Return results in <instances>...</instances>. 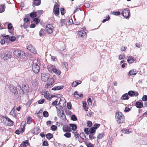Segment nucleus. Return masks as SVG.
<instances>
[{"mask_svg":"<svg viewBox=\"0 0 147 147\" xmlns=\"http://www.w3.org/2000/svg\"><path fill=\"white\" fill-rule=\"evenodd\" d=\"M115 118L117 122L119 123H123L125 120L124 116L121 112L116 113Z\"/></svg>","mask_w":147,"mask_h":147,"instance_id":"2","label":"nucleus"},{"mask_svg":"<svg viewBox=\"0 0 147 147\" xmlns=\"http://www.w3.org/2000/svg\"><path fill=\"white\" fill-rule=\"evenodd\" d=\"M61 12L62 15H64L65 13L64 9L63 8L61 9Z\"/></svg>","mask_w":147,"mask_h":147,"instance_id":"55","label":"nucleus"},{"mask_svg":"<svg viewBox=\"0 0 147 147\" xmlns=\"http://www.w3.org/2000/svg\"><path fill=\"white\" fill-rule=\"evenodd\" d=\"M47 92H43L42 93V95L44 96V97L45 98H47L48 96L47 95Z\"/></svg>","mask_w":147,"mask_h":147,"instance_id":"49","label":"nucleus"},{"mask_svg":"<svg viewBox=\"0 0 147 147\" xmlns=\"http://www.w3.org/2000/svg\"><path fill=\"white\" fill-rule=\"evenodd\" d=\"M128 95L131 96H138V93L137 92H135L131 90L128 92Z\"/></svg>","mask_w":147,"mask_h":147,"instance_id":"18","label":"nucleus"},{"mask_svg":"<svg viewBox=\"0 0 147 147\" xmlns=\"http://www.w3.org/2000/svg\"><path fill=\"white\" fill-rule=\"evenodd\" d=\"M96 131V130L93 128V127L90 128V134H93Z\"/></svg>","mask_w":147,"mask_h":147,"instance_id":"44","label":"nucleus"},{"mask_svg":"<svg viewBox=\"0 0 147 147\" xmlns=\"http://www.w3.org/2000/svg\"><path fill=\"white\" fill-rule=\"evenodd\" d=\"M88 102L89 105H91L92 104V100L91 98H89L88 100Z\"/></svg>","mask_w":147,"mask_h":147,"instance_id":"58","label":"nucleus"},{"mask_svg":"<svg viewBox=\"0 0 147 147\" xmlns=\"http://www.w3.org/2000/svg\"><path fill=\"white\" fill-rule=\"evenodd\" d=\"M9 40L11 41H14L16 40V37L13 36L9 37Z\"/></svg>","mask_w":147,"mask_h":147,"instance_id":"51","label":"nucleus"},{"mask_svg":"<svg viewBox=\"0 0 147 147\" xmlns=\"http://www.w3.org/2000/svg\"><path fill=\"white\" fill-rule=\"evenodd\" d=\"M103 135L104 134L103 133L99 134L97 136V139L98 140L101 138L103 137Z\"/></svg>","mask_w":147,"mask_h":147,"instance_id":"42","label":"nucleus"},{"mask_svg":"<svg viewBox=\"0 0 147 147\" xmlns=\"http://www.w3.org/2000/svg\"><path fill=\"white\" fill-rule=\"evenodd\" d=\"M30 16L32 18L35 17L36 16V12H32L30 13Z\"/></svg>","mask_w":147,"mask_h":147,"instance_id":"39","label":"nucleus"},{"mask_svg":"<svg viewBox=\"0 0 147 147\" xmlns=\"http://www.w3.org/2000/svg\"><path fill=\"white\" fill-rule=\"evenodd\" d=\"M34 1L32 5L33 7L35 6L39 5L41 3L40 0H34Z\"/></svg>","mask_w":147,"mask_h":147,"instance_id":"21","label":"nucleus"},{"mask_svg":"<svg viewBox=\"0 0 147 147\" xmlns=\"http://www.w3.org/2000/svg\"><path fill=\"white\" fill-rule=\"evenodd\" d=\"M53 26L50 24L47 25L46 27V30L47 32L50 34L52 33L53 32Z\"/></svg>","mask_w":147,"mask_h":147,"instance_id":"8","label":"nucleus"},{"mask_svg":"<svg viewBox=\"0 0 147 147\" xmlns=\"http://www.w3.org/2000/svg\"><path fill=\"white\" fill-rule=\"evenodd\" d=\"M130 11L128 10L127 9H124V11H123V13H121L123 15L124 18L127 19L129 18V16Z\"/></svg>","mask_w":147,"mask_h":147,"instance_id":"10","label":"nucleus"},{"mask_svg":"<svg viewBox=\"0 0 147 147\" xmlns=\"http://www.w3.org/2000/svg\"><path fill=\"white\" fill-rule=\"evenodd\" d=\"M63 129L64 132H70L71 131V128L67 125L63 126Z\"/></svg>","mask_w":147,"mask_h":147,"instance_id":"13","label":"nucleus"},{"mask_svg":"<svg viewBox=\"0 0 147 147\" xmlns=\"http://www.w3.org/2000/svg\"><path fill=\"white\" fill-rule=\"evenodd\" d=\"M32 68L33 71L35 73L39 72L40 70V67L38 64L34 63L32 65Z\"/></svg>","mask_w":147,"mask_h":147,"instance_id":"7","label":"nucleus"},{"mask_svg":"<svg viewBox=\"0 0 147 147\" xmlns=\"http://www.w3.org/2000/svg\"><path fill=\"white\" fill-rule=\"evenodd\" d=\"M43 145L44 146H48L49 144L47 141H45L43 142Z\"/></svg>","mask_w":147,"mask_h":147,"instance_id":"54","label":"nucleus"},{"mask_svg":"<svg viewBox=\"0 0 147 147\" xmlns=\"http://www.w3.org/2000/svg\"><path fill=\"white\" fill-rule=\"evenodd\" d=\"M71 119L72 120L75 121L77 120V118L74 115H73L71 116Z\"/></svg>","mask_w":147,"mask_h":147,"instance_id":"43","label":"nucleus"},{"mask_svg":"<svg viewBox=\"0 0 147 147\" xmlns=\"http://www.w3.org/2000/svg\"><path fill=\"white\" fill-rule=\"evenodd\" d=\"M69 125L71 127H72V129L73 130H75L76 129H77V126L75 124L70 123L69 124Z\"/></svg>","mask_w":147,"mask_h":147,"instance_id":"30","label":"nucleus"},{"mask_svg":"<svg viewBox=\"0 0 147 147\" xmlns=\"http://www.w3.org/2000/svg\"><path fill=\"white\" fill-rule=\"evenodd\" d=\"M129 98V97L127 93L123 94L121 98V99L123 100H128Z\"/></svg>","mask_w":147,"mask_h":147,"instance_id":"27","label":"nucleus"},{"mask_svg":"<svg viewBox=\"0 0 147 147\" xmlns=\"http://www.w3.org/2000/svg\"><path fill=\"white\" fill-rule=\"evenodd\" d=\"M63 86H57L54 87L52 89L53 90H61L63 88Z\"/></svg>","mask_w":147,"mask_h":147,"instance_id":"24","label":"nucleus"},{"mask_svg":"<svg viewBox=\"0 0 147 147\" xmlns=\"http://www.w3.org/2000/svg\"><path fill=\"white\" fill-rule=\"evenodd\" d=\"M100 126V124H95L94 125L93 127L95 130L98 128Z\"/></svg>","mask_w":147,"mask_h":147,"instance_id":"45","label":"nucleus"},{"mask_svg":"<svg viewBox=\"0 0 147 147\" xmlns=\"http://www.w3.org/2000/svg\"><path fill=\"white\" fill-rule=\"evenodd\" d=\"M128 58L127 59V61L129 63H133L135 61L134 59L132 56H129L128 57Z\"/></svg>","mask_w":147,"mask_h":147,"instance_id":"23","label":"nucleus"},{"mask_svg":"<svg viewBox=\"0 0 147 147\" xmlns=\"http://www.w3.org/2000/svg\"><path fill=\"white\" fill-rule=\"evenodd\" d=\"M135 105L137 108H140L143 107V104L142 102L139 101H137Z\"/></svg>","mask_w":147,"mask_h":147,"instance_id":"22","label":"nucleus"},{"mask_svg":"<svg viewBox=\"0 0 147 147\" xmlns=\"http://www.w3.org/2000/svg\"><path fill=\"white\" fill-rule=\"evenodd\" d=\"M1 36L3 37L5 39H8L9 38V36L8 35H7L5 36H4L3 35H1Z\"/></svg>","mask_w":147,"mask_h":147,"instance_id":"60","label":"nucleus"},{"mask_svg":"<svg viewBox=\"0 0 147 147\" xmlns=\"http://www.w3.org/2000/svg\"><path fill=\"white\" fill-rule=\"evenodd\" d=\"M22 144H23L24 147H26L27 146H29L30 143L28 142V140H26L24 141Z\"/></svg>","mask_w":147,"mask_h":147,"instance_id":"33","label":"nucleus"},{"mask_svg":"<svg viewBox=\"0 0 147 147\" xmlns=\"http://www.w3.org/2000/svg\"><path fill=\"white\" fill-rule=\"evenodd\" d=\"M32 121V119L30 117H28L27 118V123L28 124L31 123Z\"/></svg>","mask_w":147,"mask_h":147,"instance_id":"50","label":"nucleus"},{"mask_svg":"<svg viewBox=\"0 0 147 147\" xmlns=\"http://www.w3.org/2000/svg\"><path fill=\"white\" fill-rule=\"evenodd\" d=\"M142 100L144 101H145L147 100V96L144 95L143 96L142 98Z\"/></svg>","mask_w":147,"mask_h":147,"instance_id":"53","label":"nucleus"},{"mask_svg":"<svg viewBox=\"0 0 147 147\" xmlns=\"http://www.w3.org/2000/svg\"><path fill=\"white\" fill-rule=\"evenodd\" d=\"M50 75L47 73H43L41 75V80L44 82L47 81L50 78Z\"/></svg>","mask_w":147,"mask_h":147,"instance_id":"5","label":"nucleus"},{"mask_svg":"<svg viewBox=\"0 0 147 147\" xmlns=\"http://www.w3.org/2000/svg\"><path fill=\"white\" fill-rule=\"evenodd\" d=\"M45 30L43 29H41L39 32V36H42L43 35Z\"/></svg>","mask_w":147,"mask_h":147,"instance_id":"37","label":"nucleus"},{"mask_svg":"<svg viewBox=\"0 0 147 147\" xmlns=\"http://www.w3.org/2000/svg\"><path fill=\"white\" fill-rule=\"evenodd\" d=\"M53 65H50L47 66V69H48V71L50 72H51V70L52 68H53Z\"/></svg>","mask_w":147,"mask_h":147,"instance_id":"38","label":"nucleus"},{"mask_svg":"<svg viewBox=\"0 0 147 147\" xmlns=\"http://www.w3.org/2000/svg\"><path fill=\"white\" fill-rule=\"evenodd\" d=\"M34 21L35 22H36V24L40 22L39 20L36 18H35L34 20Z\"/></svg>","mask_w":147,"mask_h":147,"instance_id":"56","label":"nucleus"},{"mask_svg":"<svg viewBox=\"0 0 147 147\" xmlns=\"http://www.w3.org/2000/svg\"><path fill=\"white\" fill-rule=\"evenodd\" d=\"M92 122L91 121H88L87 123V126L88 127H91L92 125Z\"/></svg>","mask_w":147,"mask_h":147,"instance_id":"61","label":"nucleus"},{"mask_svg":"<svg viewBox=\"0 0 147 147\" xmlns=\"http://www.w3.org/2000/svg\"><path fill=\"white\" fill-rule=\"evenodd\" d=\"M125 57V56L124 55H120L119 56V58L120 59H123Z\"/></svg>","mask_w":147,"mask_h":147,"instance_id":"63","label":"nucleus"},{"mask_svg":"<svg viewBox=\"0 0 147 147\" xmlns=\"http://www.w3.org/2000/svg\"><path fill=\"white\" fill-rule=\"evenodd\" d=\"M57 109V116L63 120H65L66 119L65 114L64 113V111L61 109H59L56 106Z\"/></svg>","mask_w":147,"mask_h":147,"instance_id":"3","label":"nucleus"},{"mask_svg":"<svg viewBox=\"0 0 147 147\" xmlns=\"http://www.w3.org/2000/svg\"><path fill=\"white\" fill-rule=\"evenodd\" d=\"M137 73L136 71H134L133 70L130 71L128 73V75L129 76H131L135 75Z\"/></svg>","mask_w":147,"mask_h":147,"instance_id":"29","label":"nucleus"},{"mask_svg":"<svg viewBox=\"0 0 147 147\" xmlns=\"http://www.w3.org/2000/svg\"><path fill=\"white\" fill-rule=\"evenodd\" d=\"M11 55V53L10 51H8L5 53H3L2 55L4 59H6L7 58H10Z\"/></svg>","mask_w":147,"mask_h":147,"instance_id":"11","label":"nucleus"},{"mask_svg":"<svg viewBox=\"0 0 147 147\" xmlns=\"http://www.w3.org/2000/svg\"><path fill=\"white\" fill-rule=\"evenodd\" d=\"M13 53L16 57H21L24 55V52L20 50H14Z\"/></svg>","mask_w":147,"mask_h":147,"instance_id":"4","label":"nucleus"},{"mask_svg":"<svg viewBox=\"0 0 147 147\" xmlns=\"http://www.w3.org/2000/svg\"><path fill=\"white\" fill-rule=\"evenodd\" d=\"M122 132L124 134H129V133H131V132L129 131L127 129H122L121 130Z\"/></svg>","mask_w":147,"mask_h":147,"instance_id":"40","label":"nucleus"},{"mask_svg":"<svg viewBox=\"0 0 147 147\" xmlns=\"http://www.w3.org/2000/svg\"><path fill=\"white\" fill-rule=\"evenodd\" d=\"M78 85V83H77L76 81L74 82L72 84V86L74 87H75L76 86H77Z\"/></svg>","mask_w":147,"mask_h":147,"instance_id":"52","label":"nucleus"},{"mask_svg":"<svg viewBox=\"0 0 147 147\" xmlns=\"http://www.w3.org/2000/svg\"><path fill=\"white\" fill-rule=\"evenodd\" d=\"M112 14L115 16H119L120 14V13L119 11L113 12Z\"/></svg>","mask_w":147,"mask_h":147,"instance_id":"48","label":"nucleus"},{"mask_svg":"<svg viewBox=\"0 0 147 147\" xmlns=\"http://www.w3.org/2000/svg\"><path fill=\"white\" fill-rule=\"evenodd\" d=\"M64 136L67 138H69L71 137V134L70 133H67L64 134Z\"/></svg>","mask_w":147,"mask_h":147,"instance_id":"41","label":"nucleus"},{"mask_svg":"<svg viewBox=\"0 0 147 147\" xmlns=\"http://www.w3.org/2000/svg\"><path fill=\"white\" fill-rule=\"evenodd\" d=\"M53 12L56 16H58L59 13V5L56 2L54 5Z\"/></svg>","mask_w":147,"mask_h":147,"instance_id":"6","label":"nucleus"},{"mask_svg":"<svg viewBox=\"0 0 147 147\" xmlns=\"http://www.w3.org/2000/svg\"><path fill=\"white\" fill-rule=\"evenodd\" d=\"M34 132L36 134H38L40 132L39 129L38 127L35 128L34 129Z\"/></svg>","mask_w":147,"mask_h":147,"instance_id":"46","label":"nucleus"},{"mask_svg":"<svg viewBox=\"0 0 147 147\" xmlns=\"http://www.w3.org/2000/svg\"><path fill=\"white\" fill-rule=\"evenodd\" d=\"M65 99L64 98H60L59 102L57 105H59L61 107L64 106L65 105Z\"/></svg>","mask_w":147,"mask_h":147,"instance_id":"16","label":"nucleus"},{"mask_svg":"<svg viewBox=\"0 0 147 147\" xmlns=\"http://www.w3.org/2000/svg\"><path fill=\"white\" fill-rule=\"evenodd\" d=\"M83 96L82 94H81L80 95L78 94L77 92L76 91L74 93V97L77 99H78L79 98H80L81 97Z\"/></svg>","mask_w":147,"mask_h":147,"instance_id":"25","label":"nucleus"},{"mask_svg":"<svg viewBox=\"0 0 147 147\" xmlns=\"http://www.w3.org/2000/svg\"><path fill=\"white\" fill-rule=\"evenodd\" d=\"M86 102L84 101L83 102V107H84L85 110L86 111H88V108L86 107Z\"/></svg>","mask_w":147,"mask_h":147,"instance_id":"32","label":"nucleus"},{"mask_svg":"<svg viewBox=\"0 0 147 147\" xmlns=\"http://www.w3.org/2000/svg\"><path fill=\"white\" fill-rule=\"evenodd\" d=\"M27 49L34 54H36V53L35 48L31 45L28 46L27 47Z\"/></svg>","mask_w":147,"mask_h":147,"instance_id":"15","label":"nucleus"},{"mask_svg":"<svg viewBox=\"0 0 147 147\" xmlns=\"http://www.w3.org/2000/svg\"><path fill=\"white\" fill-rule=\"evenodd\" d=\"M25 123H26V122L24 121H22L21 123V125L20 126V127L22 128L21 131V133H23V132L24 130L25 126L24 125H25Z\"/></svg>","mask_w":147,"mask_h":147,"instance_id":"28","label":"nucleus"},{"mask_svg":"<svg viewBox=\"0 0 147 147\" xmlns=\"http://www.w3.org/2000/svg\"><path fill=\"white\" fill-rule=\"evenodd\" d=\"M69 21H70V20L68 19H61L60 23V25L61 26H63L64 24L66 25L67 22Z\"/></svg>","mask_w":147,"mask_h":147,"instance_id":"17","label":"nucleus"},{"mask_svg":"<svg viewBox=\"0 0 147 147\" xmlns=\"http://www.w3.org/2000/svg\"><path fill=\"white\" fill-rule=\"evenodd\" d=\"M67 107L69 109H71V106L70 102H68L67 103Z\"/></svg>","mask_w":147,"mask_h":147,"instance_id":"62","label":"nucleus"},{"mask_svg":"<svg viewBox=\"0 0 147 147\" xmlns=\"http://www.w3.org/2000/svg\"><path fill=\"white\" fill-rule=\"evenodd\" d=\"M45 101V100L44 99L39 100L38 101V103L39 104H42Z\"/></svg>","mask_w":147,"mask_h":147,"instance_id":"64","label":"nucleus"},{"mask_svg":"<svg viewBox=\"0 0 147 147\" xmlns=\"http://www.w3.org/2000/svg\"><path fill=\"white\" fill-rule=\"evenodd\" d=\"M57 128V127L55 125H52L51 126V129L52 131L55 130Z\"/></svg>","mask_w":147,"mask_h":147,"instance_id":"47","label":"nucleus"},{"mask_svg":"<svg viewBox=\"0 0 147 147\" xmlns=\"http://www.w3.org/2000/svg\"><path fill=\"white\" fill-rule=\"evenodd\" d=\"M8 28L9 29L11 30L12 28V24H9L8 25Z\"/></svg>","mask_w":147,"mask_h":147,"instance_id":"59","label":"nucleus"},{"mask_svg":"<svg viewBox=\"0 0 147 147\" xmlns=\"http://www.w3.org/2000/svg\"><path fill=\"white\" fill-rule=\"evenodd\" d=\"M51 73L53 72L54 73L58 76L59 75L61 74V71L59 69H56V67L54 66H53L51 70Z\"/></svg>","mask_w":147,"mask_h":147,"instance_id":"12","label":"nucleus"},{"mask_svg":"<svg viewBox=\"0 0 147 147\" xmlns=\"http://www.w3.org/2000/svg\"><path fill=\"white\" fill-rule=\"evenodd\" d=\"M9 88L10 90L14 93L15 96L18 95L20 97L23 96L24 94V92L22 89L21 87L18 86L16 91V88L14 86L11 85L9 86Z\"/></svg>","mask_w":147,"mask_h":147,"instance_id":"1","label":"nucleus"},{"mask_svg":"<svg viewBox=\"0 0 147 147\" xmlns=\"http://www.w3.org/2000/svg\"><path fill=\"white\" fill-rule=\"evenodd\" d=\"M54 82V79L53 78H51L50 79V81L48 83H47L45 86L46 88H48L50 86H51Z\"/></svg>","mask_w":147,"mask_h":147,"instance_id":"14","label":"nucleus"},{"mask_svg":"<svg viewBox=\"0 0 147 147\" xmlns=\"http://www.w3.org/2000/svg\"><path fill=\"white\" fill-rule=\"evenodd\" d=\"M24 23L23 25H21L20 26L22 28L23 26L25 29L30 24V22L28 18H24Z\"/></svg>","mask_w":147,"mask_h":147,"instance_id":"9","label":"nucleus"},{"mask_svg":"<svg viewBox=\"0 0 147 147\" xmlns=\"http://www.w3.org/2000/svg\"><path fill=\"white\" fill-rule=\"evenodd\" d=\"M43 116L44 117H47L49 116V113L46 111H44L43 113Z\"/></svg>","mask_w":147,"mask_h":147,"instance_id":"36","label":"nucleus"},{"mask_svg":"<svg viewBox=\"0 0 147 147\" xmlns=\"http://www.w3.org/2000/svg\"><path fill=\"white\" fill-rule=\"evenodd\" d=\"M5 118L6 120L8 122V125H13L14 123V122L11 120L9 118H8L7 117H5Z\"/></svg>","mask_w":147,"mask_h":147,"instance_id":"20","label":"nucleus"},{"mask_svg":"<svg viewBox=\"0 0 147 147\" xmlns=\"http://www.w3.org/2000/svg\"><path fill=\"white\" fill-rule=\"evenodd\" d=\"M89 137L90 139L91 140H93L96 138V137H95L94 134H90L89 135Z\"/></svg>","mask_w":147,"mask_h":147,"instance_id":"35","label":"nucleus"},{"mask_svg":"<svg viewBox=\"0 0 147 147\" xmlns=\"http://www.w3.org/2000/svg\"><path fill=\"white\" fill-rule=\"evenodd\" d=\"M84 131L85 133L88 135L90 134V130L88 128H85L84 129Z\"/></svg>","mask_w":147,"mask_h":147,"instance_id":"34","label":"nucleus"},{"mask_svg":"<svg viewBox=\"0 0 147 147\" xmlns=\"http://www.w3.org/2000/svg\"><path fill=\"white\" fill-rule=\"evenodd\" d=\"M52 123V122L51 121H48L46 122L47 125L48 126H50Z\"/></svg>","mask_w":147,"mask_h":147,"instance_id":"57","label":"nucleus"},{"mask_svg":"<svg viewBox=\"0 0 147 147\" xmlns=\"http://www.w3.org/2000/svg\"><path fill=\"white\" fill-rule=\"evenodd\" d=\"M79 36L81 37H85L86 36V33L83 30L79 31L78 33Z\"/></svg>","mask_w":147,"mask_h":147,"instance_id":"19","label":"nucleus"},{"mask_svg":"<svg viewBox=\"0 0 147 147\" xmlns=\"http://www.w3.org/2000/svg\"><path fill=\"white\" fill-rule=\"evenodd\" d=\"M5 4L0 5V13H2L5 11Z\"/></svg>","mask_w":147,"mask_h":147,"instance_id":"26","label":"nucleus"},{"mask_svg":"<svg viewBox=\"0 0 147 147\" xmlns=\"http://www.w3.org/2000/svg\"><path fill=\"white\" fill-rule=\"evenodd\" d=\"M46 137L48 139L50 140L53 138V135L51 133H48L46 135Z\"/></svg>","mask_w":147,"mask_h":147,"instance_id":"31","label":"nucleus"}]
</instances>
